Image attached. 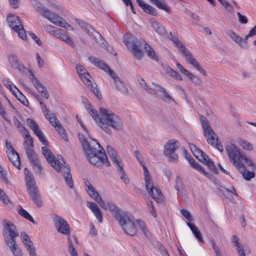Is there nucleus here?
<instances>
[{
	"mask_svg": "<svg viewBox=\"0 0 256 256\" xmlns=\"http://www.w3.org/2000/svg\"><path fill=\"white\" fill-rule=\"evenodd\" d=\"M85 107L98 126L108 134H112L110 128L116 130L122 128V120L111 110L100 107L98 109V112L90 104H86Z\"/></svg>",
	"mask_w": 256,
	"mask_h": 256,
	"instance_id": "1",
	"label": "nucleus"
},
{
	"mask_svg": "<svg viewBox=\"0 0 256 256\" xmlns=\"http://www.w3.org/2000/svg\"><path fill=\"white\" fill-rule=\"evenodd\" d=\"M82 142L87 158L91 164L98 167H101L102 164L106 166H110L103 148L96 140L92 138L84 139Z\"/></svg>",
	"mask_w": 256,
	"mask_h": 256,
	"instance_id": "2",
	"label": "nucleus"
},
{
	"mask_svg": "<svg viewBox=\"0 0 256 256\" xmlns=\"http://www.w3.org/2000/svg\"><path fill=\"white\" fill-rule=\"evenodd\" d=\"M118 224L124 232L130 236H134L138 232V227L146 237L150 236V233L144 222L138 219H135L130 214L126 212L118 220Z\"/></svg>",
	"mask_w": 256,
	"mask_h": 256,
	"instance_id": "3",
	"label": "nucleus"
},
{
	"mask_svg": "<svg viewBox=\"0 0 256 256\" xmlns=\"http://www.w3.org/2000/svg\"><path fill=\"white\" fill-rule=\"evenodd\" d=\"M42 154L47 161L59 173H62L66 184L71 188H73L74 183L72 174L70 173V168L65 163L63 158L61 157V160L56 159V157L46 147L42 148Z\"/></svg>",
	"mask_w": 256,
	"mask_h": 256,
	"instance_id": "4",
	"label": "nucleus"
},
{
	"mask_svg": "<svg viewBox=\"0 0 256 256\" xmlns=\"http://www.w3.org/2000/svg\"><path fill=\"white\" fill-rule=\"evenodd\" d=\"M124 42L132 55L138 60H140L143 56L141 48L144 46L147 55L154 60L158 61V58L153 48L143 39L132 38Z\"/></svg>",
	"mask_w": 256,
	"mask_h": 256,
	"instance_id": "5",
	"label": "nucleus"
},
{
	"mask_svg": "<svg viewBox=\"0 0 256 256\" xmlns=\"http://www.w3.org/2000/svg\"><path fill=\"white\" fill-rule=\"evenodd\" d=\"M32 6L35 10L53 24L66 30H73V28L62 18L46 9L39 1H34Z\"/></svg>",
	"mask_w": 256,
	"mask_h": 256,
	"instance_id": "6",
	"label": "nucleus"
},
{
	"mask_svg": "<svg viewBox=\"0 0 256 256\" xmlns=\"http://www.w3.org/2000/svg\"><path fill=\"white\" fill-rule=\"evenodd\" d=\"M200 120L204 131V135L206 138L207 142L220 152H222L223 146L222 144L219 142L217 134L212 130L206 118L202 116H200Z\"/></svg>",
	"mask_w": 256,
	"mask_h": 256,
	"instance_id": "7",
	"label": "nucleus"
},
{
	"mask_svg": "<svg viewBox=\"0 0 256 256\" xmlns=\"http://www.w3.org/2000/svg\"><path fill=\"white\" fill-rule=\"evenodd\" d=\"M170 36L173 42L182 54L188 63L192 65L204 76H206L207 75L206 72L200 65L197 60L193 57L192 53L186 47L185 45L178 37L172 36V34H170Z\"/></svg>",
	"mask_w": 256,
	"mask_h": 256,
	"instance_id": "8",
	"label": "nucleus"
},
{
	"mask_svg": "<svg viewBox=\"0 0 256 256\" xmlns=\"http://www.w3.org/2000/svg\"><path fill=\"white\" fill-rule=\"evenodd\" d=\"M26 181L28 194L34 204L38 207H42L43 204L41 196L38 188L36 186L35 180L32 175L28 173L26 174Z\"/></svg>",
	"mask_w": 256,
	"mask_h": 256,
	"instance_id": "9",
	"label": "nucleus"
},
{
	"mask_svg": "<svg viewBox=\"0 0 256 256\" xmlns=\"http://www.w3.org/2000/svg\"><path fill=\"white\" fill-rule=\"evenodd\" d=\"M76 69L83 82L86 84L90 86V90L100 100V98H101L102 94L98 88L97 84L95 82L92 83V78L86 72V70L83 66L76 64Z\"/></svg>",
	"mask_w": 256,
	"mask_h": 256,
	"instance_id": "10",
	"label": "nucleus"
},
{
	"mask_svg": "<svg viewBox=\"0 0 256 256\" xmlns=\"http://www.w3.org/2000/svg\"><path fill=\"white\" fill-rule=\"evenodd\" d=\"M226 150L230 161L238 169L242 168L244 156L240 152L238 148L231 144L226 146Z\"/></svg>",
	"mask_w": 256,
	"mask_h": 256,
	"instance_id": "11",
	"label": "nucleus"
},
{
	"mask_svg": "<svg viewBox=\"0 0 256 256\" xmlns=\"http://www.w3.org/2000/svg\"><path fill=\"white\" fill-rule=\"evenodd\" d=\"M6 20L10 27L14 30L22 39L26 40V31L22 20L19 17L13 14H9L7 16Z\"/></svg>",
	"mask_w": 256,
	"mask_h": 256,
	"instance_id": "12",
	"label": "nucleus"
},
{
	"mask_svg": "<svg viewBox=\"0 0 256 256\" xmlns=\"http://www.w3.org/2000/svg\"><path fill=\"white\" fill-rule=\"evenodd\" d=\"M2 233L6 244L12 245L16 242L14 238L18 236V232L15 226L10 221H6Z\"/></svg>",
	"mask_w": 256,
	"mask_h": 256,
	"instance_id": "13",
	"label": "nucleus"
},
{
	"mask_svg": "<svg viewBox=\"0 0 256 256\" xmlns=\"http://www.w3.org/2000/svg\"><path fill=\"white\" fill-rule=\"evenodd\" d=\"M180 146V142L177 141L170 140L164 146V154L168 156L169 160L170 162L176 161L178 158V156L174 153L176 149Z\"/></svg>",
	"mask_w": 256,
	"mask_h": 256,
	"instance_id": "14",
	"label": "nucleus"
},
{
	"mask_svg": "<svg viewBox=\"0 0 256 256\" xmlns=\"http://www.w3.org/2000/svg\"><path fill=\"white\" fill-rule=\"evenodd\" d=\"M54 223L57 231L66 236L70 235V227L67 222L62 217L54 215L53 218Z\"/></svg>",
	"mask_w": 256,
	"mask_h": 256,
	"instance_id": "15",
	"label": "nucleus"
},
{
	"mask_svg": "<svg viewBox=\"0 0 256 256\" xmlns=\"http://www.w3.org/2000/svg\"><path fill=\"white\" fill-rule=\"evenodd\" d=\"M8 104H4V100L2 98L0 97V116L6 121H8V116L10 115L12 111L16 110L14 106L12 104L10 101L6 98Z\"/></svg>",
	"mask_w": 256,
	"mask_h": 256,
	"instance_id": "16",
	"label": "nucleus"
},
{
	"mask_svg": "<svg viewBox=\"0 0 256 256\" xmlns=\"http://www.w3.org/2000/svg\"><path fill=\"white\" fill-rule=\"evenodd\" d=\"M194 156L198 160L206 164L211 171L216 172V168L214 162L210 160L208 156L200 148L193 153Z\"/></svg>",
	"mask_w": 256,
	"mask_h": 256,
	"instance_id": "17",
	"label": "nucleus"
},
{
	"mask_svg": "<svg viewBox=\"0 0 256 256\" xmlns=\"http://www.w3.org/2000/svg\"><path fill=\"white\" fill-rule=\"evenodd\" d=\"M75 20L94 40H97L98 38L100 39L102 38V36L88 23L78 18H76Z\"/></svg>",
	"mask_w": 256,
	"mask_h": 256,
	"instance_id": "18",
	"label": "nucleus"
},
{
	"mask_svg": "<svg viewBox=\"0 0 256 256\" xmlns=\"http://www.w3.org/2000/svg\"><path fill=\"white\" fill-rule=\"evenodd\" d=\"M86 186H87L86 190L90 196L100 206L106 210L107 208L104 202L88 181L86 182Z\"/></svg>",
	"mask_w": 256,
	"mask_h": 256,
	"instance_id": "19",
	"label": "nucleus"
},
{
	"mask_svg": "<svg viewBox=\"0 0 256 256\" xmlns=\"http://www.w3.org/2000/svg\"><path fill=\"white\" fill-rule=\"evenodd\" d=\"M30 79L34 86L43 98L48 99L49 94L44 86L35 77L32 71H30Z\"/></svg>",
	"mask_w": 256,
	"mask_h": 256,
	"instance_id": "20",
	"label": "nucleus"
},
{
	"mask_svg": "<svg viewBox=\"0 0 256 256\" xmlns=\"http://www.w3.org/2000/svg\"><path fill=\"white\" fill-rule=\"evenodd\" d=\"M51 30L56 38L66 42L72 46H74L73 40L69 36L67 32L60 28L54 29Z\"/></svg>",
	"mask_w": 256,
	"mask_h": 256,
	"instance_id": "21",
	"label": "nucleus"
},
{
	"mask_svg": "<svg viewBox=\"0 0 256 256\" xmlns=\"http://www.w3.org/2000/svg\"><path fill=\"white\" fill-rule=\"evenodd\" d=\"M88 60L92 64L96 67L108 72L110 76L111 72H114L113 70H111L108 66L104 61L101 60L98 58L94 56H90L88 57Z\"/></svg>",
	"mask_w": 256,
	"mask_h": 256,
	"instance_id": "22",
	"label": "nucleus"
},
{
	"mask_svg": "<svg viewBox=\"0 0 256 256\" xmlns=\"http://www.w3.org/2000/svg\"><path fill=\"white\" fill-rule=\"evenodd\" d=\"M184 152L185 154L186 158L192 167L196 170L206 176H208V174L206 172L204 168L198 163L194 160V158L188 153L186 150H184Z\"/></svg>",
	"mask_w": 256,
	"mask_h": 256,
	"instance_id": "23",
	"label": "nucleus"
},
{
	"mask_svg": "<svg viewBox=\"0 0 256 256\" xmlns=\"http://www.w3.org/2000/svg\"><path fill=\"white\" fill-rule=\"evenodd\" d=\"M106 205L109 210L112 214L114 216L118 221L126 212L122 210L114 203L108 202Z\"/></svg>",
	"mask_w": 256,
	"mask_h": 256,
	"instance_id": "24",
	"label": "nucleus"
},
{
	"mask_svg": "<svg viewBox=\"0 0 256 256\" xmlns=\"http://www.w3.org/2000/svg\"><path fill=\"white\" fill-rule=\"evenodd\" d=\"M110 76L112 78L118 90L124 94H128V90L124 83L120 80L114 72H111Z\"/></svg>",
	"mask_w": 256,
	"mask_h": 256,
	"instance_id": "25",
	"label": "nucleus"
},
{
	"mask_svg": "<svg viewBox=\"0 0 256 256\" xmlns=\"http://www.w3.org/2000/svg\"><path fill=\"white\" fill-rule=\"evenodd\" d=\"M150 185L151 186H149V188H146V189L148 193V194L152 196V198L156 200H160L162 197V194L160 190L154 186L153 182L150 183Z\"/></svg>",
	"mask_w": 256,
	"mask_h": 256,
	"instance_id": "26",
	"label": "nucleus"
},
{
	"mask_svg": "<svg viewBox=\"0 0 256 256\" xmlns=\"http://www.w3.org/2000/svg\"><path fill=\"white\" fill-rule=\"evenodd\" d=\"M87 206L92 211L98 221L100 222H102V214L98 206L94 202H88Z\"/></svg>",
	"mask_w": 256,
	"mask_h": 256,
	"instance_id": "27",
	"label": "nucleus"
},
{
	"mask_svg": "<svg viewBox=\"0 0 256 256\" xmlns=\"http://www.w3.org/2000/svg\"><path fill=\"white\" fill-rule=\"evenodd\" d=\"M152 86L155 88L156 91H159L164 94V96L162 98L163 100L168 103H170L174 100L168 94L166 89L162 86L155 82H152Z\"/></svg>",
	"mask_w": 256,
	"mask_h": 256,
	"instance_id": "28",
	"label": "nucleus"
},
{
	"mask_svg": "<svg viewBox=\"0 0 256 256\" xmlns=\"http://www.w3.org/2000/svg\"><path fill=\"white\" fill-rule=\"evenodd\" d=\"M8 158L10 161L13 164L14 166L20 168V159L18 153L14 150V149H12V150L8 154Z\"/></svg>",
	"mask_w": 256,
	"mask_h": 256,
	"instance_id": "29",
	"label": "nucleus"
},
{
	"mask_svg": "<svg viewBox=\"0 0 256 256\" xmlns=\"http://www.w3.org/2000/svg\"><path fill=\"white\" fill-rule=\"evenodd\" d=\"M106 151L115 166L122 164L121 162L118 159L116 152L112 146H107Z\"/></svg>",
	"mask_w": 256,
	"mask_h": 256,
	"instance_id": "30",
	"label": "nucleus"
},
{
	"mask_svg": "<svg viewBox=\"0 0 256 256\" xmlns=\"http://www.w3.org/2000/svg\"><path fill=\"white\" fill-rule=\"evenodd\" d=\"M136 2L144 12L153 16L157 14L156 10L150 5L146 4L144 1H136Z\"/></svg>",
	"mask_w": 256,
	"mask_h": 256,
	"instance_id": "31",
	"label": "nucleus"
},
{
	"mask_svg": "<svg viewBox=\"0 0 256 256\" xmlns=\"http://www.w3.org/2000/svg\"><path fill=\"white\" fill-rule=\"evenodd\" d=\"M231 242L233 246L236 247V250L239 256H246L244 249L242 248L239 242V238L236 235H233L231 238Z\"/></svg>",
	"mask_w": 256,
	"mask_h": 256,
	"instance_id": "32",
	"label": "nucleus"
},
{
	"mask_svg": "<svg viewBox=\"0 0 256 256\" xmlns=\"http://www.w3.org/2000/svg\"><path fill=\"white\" fill-rule=\"evenodd\" d=\"M26 152L32 164L39 162L38 155L34 153L33 148L26 147Z\"/></svg>",
	"mask_w": 256,
	"mask_h": 256,
	"instance_id": "33",
	"label": "nucleus"
},
{
	"mask_svg": "<svg viewBox=\"0 0 256 256\" xmlns=\"http://www.w3.org/2000/svg\"><path fill=\"white\" fill-rule=\"evenodd\" d=\"M26 248L30 256H37L36 252V248L33 244L30 238L28 239L26 241L22 242Z\"/></svg>",
	"mask_w": 256,
	"mask_h": 256,
	"instance_id": "34",
	"label": "nucleus"
},
{
	"mask_svg": "<svg viewBox=\"0 0 256 256\" xmlns=\"http://www.w3.org/2000/svg\"><path fill=\"white\" fill-rule=\"evenodd\" d=\"M187 225L189 226L196 239L200 242H204L202 235L198 227H196L194 224L190 222H187Z\"/></svg>",
	"mask_w": 256,
	"mask_h": 256,
	"instance_id": "35",
	"label": "nucleus"
},
{
	"mask_svg": "<svg viewBox=\"0 0 256 256\" xmlns=\"http://www.w3.org/2000/svg\"><path fill=\"white\" fill-rule=\"evenodd\" d=\"M142 167L143 171H144V180L145 182V185L146 188H149V186H151L150 184V183L152 182V178L150 172L145 166L144 164H142Z\"/></svg>",
	"mask_w": 256,
	"mask_h": 256,
	"instance_id": "36",
	"label": "nucleus"
},
{
	"mask_svg": "<svg viewBox=\"0 0 256 256\" xmlns=\"http://www.w3.org/2000/svg\"><path fill=\"white\" fill-rule=\"evenodd\" d=\"M139 82L142 88L146 90L148 92L155 96H158V93L156 92L155 88L154 86L153 88L149 87L144 79H140L139 80Z\"/></svg>",
	"mask_w": 256,
	"mask_h": 256,
	"instance_id": "37",
	"label": "nucleus"
},
{
	"mask_svg": "<svg viewBox=\"0 0 256 256\" xmlns=\"http://www.w3.org/2000/svg\"><path fill=\"white\" fill-rule=\"evenodd\" d=\"M26 123L28 126L32 130L34 133L36 135L42 132L38 124L33 120L31 118H28L26 120Z\"/></svg>",
	"mask_w": 256,
	"mask_h": 256,
	"instance_id": "38",
	"label": "nucleus"
},
{
	"mask_svg": "<svg viewBox=\"0 0 256 256\" xmlns=\"http://www.w3.org/2000/svg\"><path fill=\"white\" fill-rule=\"evenodd\" d=\"M22 136L24 138V148L26 150V147L32 148H34V141L32 137L30 135L28 132L23 133Z\"/></svg>",
	"mask_w": 256,
	"mask_h": 256,
	"instance_id": "39",
	"label": "nucleus"
},
{
	"mask_svg": "<svg viewBox=\"0 0 256 256\" xmlns=\"http://www.w3.org/2000/svg\"><path fill=\"white\" fill-rule=\"evenodd\" d=\"M150 24L156 32L160 35H164L166 33L165 29L160 24L154 20H150Z\"/></svg>",
	"mask_w": 256,
	"mask_h": 256,
	"instance_id": "40",
	"label": "nucleus"
},
{
	"mask_svg": "<svg viewBox=\"0 0 256 256\" xmlns=\"http://www.w3.org/2000/svg\"><path fill=\"white\" fill-rule=\"evenodd\" d=\"M228 34L236 43L240 46H242V43L244 42V39L240 36L236 34L234 31L230 30L228 32Z\"/></svg>",
	"mask_w": 256,
	"mask_h": 256,
	"instance_id": "41",
	"label": "nucleus"
},
{
	"mask_svg": "<svg viewBox=\"0 0 256 256\" xmlns=\"http://www.w3.org/2000/svg\"><path fill=\"white\" fill-rule=\"evenodd\" d=\"M118 168V174L122 180L126 184L129 182L128 176H126L122 168V164H120L116 166Z\"/></svg>",
	"mask_w": 256,
	"mask_h": 256,
	"instance_id": "42",
	"label": "nucleus"
},
{
	"mask_svg": "<svg viewBox=\"0 0 256 256\" xmlns=\"http://www.w3.org/2000/svg\"><path fill=\"white\" fill-rule=\"evenodd\" d=\"M18 213L20 215L22 216L25 218L30 220V222L33 223L34 224H36V221L34 220L32 217L29 214V213L24 210L21 206H20V208L18 210Z\"/></svg>",
	"mask_w": 256,
	"mask_h": 256,
	"instance_id": "43",
	"label": "nucleus"
},
{
	"mask_svg": "<svg viewBox=\"0 0 256 256\" xmlns=\"http://www.w3.org/2000/svg\"><path fill=\"white\" fill-rule=\"evenodd\" d=\"M10 248L11 252L13 253L14 256H22V252L20 248L16 244V242H14L12 245L6 244Z\"/></svg>",
	"mask_w": 256,
	"mask_h": 256,
	"instance_id": "44",
	"label": "nucleus"
},
{
	"mask_svg": "<svg viewBox=\"0 0 256 256\" xmlns=\"http://www.w3.org/2000/svg\"><path fill=\"white\" fill-rule=\"evenodd\" d=\"M46 118L48 120L51 124L54 126H58L57 124H59L60 121L56 118V116L54 114L52 113H48L44 115Z\"/></svg>",
	"mask_w": 256,
	"mask_h": 256,
	"instance_id": "45",
	"label": "nucleus"
},
{
	"mask_svg": "<svg viewBox=\"0 0 256 256\" xmlns=\"http://www.w3.org/2000/svg\"><path fill=\"white\" fill-rule=\"evenodd\" d=\"M58 126H56L54 127L55 128L56 130H57L59 134L62 137L64 140L67 141L68 140V138L67 136V134L66 133V131L64 127L61 124L60 122H59Z\"/></svg>",
	"mask_w": 256,
	"mask_h": 256,
	"instance_id": "46",
	"label": "nucleus"
},
{
	"mask_svg": "<svg viewBox=\"0 0 256 256\" xmlns=\"http://www.w3.org/2000/svg\"><path fill=\"white\" fill-rule=\"evenodd\" d=\"M238 142L239 145L244 150H252L253 148L252 145L248 141L240 138L238 140Z\"/></svg>",
	"mask_w": 256,
	"mask_h": 256,
	"instance_id": "47",
	"label": "nucleus"
},
{
	"mask_svg": "<svg viewBox=\"0 0 256 256\" xmlns=\"http://www.w3.org/2000/svg\"><path fill=\"white\" fill-rule=\"evenodd\" d=\"M14 88L16 90H13V94L22 104H24V101L26 100V96L20 91L16 86H14Z\"/></svg>",
	"mask_w": 256,
	"mask_h": 256,
	"instance_id": "48",
	"label": "nucleus"
},
{
	"mask_svg": "<svg viewBox=\"0 0 256 256\" xmlns=\"http://www.w3.org/2000/svg\"><path fill=\"white\" fill-rule=\"evenodd\" d=\"M154 4L160 9L163 10L168 12L170 11V8L166 6L164 1H152Z\"/></svg>",
	"mask_w": 256,
	"mask_h": 256,
	"instance_id": "49",
	"label": "nucleus"
},
{
	"mask_svg": "<svg viewBox=\"0 0 256 256\" xmlns=\"http://www.w3.org/2000/svg\"><path fill=\"white\" fill-rule=\"evenodd\" d=\"M240 173L242 174L243 178L246 180H250L254 176V173L249 170H242Z\"/></svg>",
	"mask_w": 256,
	"mask_h": 256,
	"instance_id": "50",
	"label": "nucleus"
},
{
	"mask_svg": "<svg viewBox=\"0 0 256 256\" xmlns=\"http://www.w3.org/2000/svg\"><path fill=\"white\" fill-rule=\"evenodd\" d=\"M168 72L171 77L178 80H182V78L181 76L177 72L174 70L172 68H168Z\"/></svg>",
	"mask_w": 256,
	"mask_h": 256,
	"instance_id": "51",
	"label": "nucleus"
},
{
	"mask_svg": "<svg viewBox=\"0 0 256 256\" xmlns=\"http://www.w3.org/2000/svg\"><path fill=\"white\" fill-rule=\"evenodd\" d=\"M3 84L10 90L13 94V90H16L14 88V86L8 79L4 78L2 79Z\"/></svg>",
	"mask_w": 256,
	"mask_h": 256,
	"instance_id": "52",
	"label": "nucleus"
},
{
	"mask_svg": "<svg viewBox=\"0 0 256 256\" xmlns=\"http://www.w3.org/2000/svg\"><path fill=\"white\" fill-rule=\"evenodd\" d=\"M146 203L149 206L148 210L150 212L154 218H156L157 216V214L154 209L152 201L151 200H148Z\"/></svg>",
	"mask_w": 256,
	"mask_h": 256,
	"instance_id": "53",
	"label": "nucleus"
},
{
	"mask_svg": "<svg viewBox=\"0 0 256 256\" xmlns=\"http://www.w3.org/2000/svg\"><path fill=\"white\" fill-rule=\"evenodd\" d=\"M15 125L16 126L17 128H19L20 131V132L22 134H23V133H26L28 132V130L26 128L20 123L18 120L16 119L14 121Z\"/></svg>",
	"mask_w": 256,
	"mask_h": 256,
	"instance_id": "54",
	"label": "nucleus"
},
{
	"mask_svg": "<svg viewBox=\"0 0 256 256\" xmlns=\"http://www.w3.org/2000/svg\"><path fill=\"white\" fill-rule=\"evenodd\" d=\"M188 78L194 84L197 85H200L202 83V80L196 76L194 75L192 73L190 74Z\"/></svg>",
	"mask_w": 256,
	"mask_h": 256,
	"instance_id": "55",
	"label": "nucleus"
},
{
	"mask_svg": "<svg viewBox=\"0 0 256 256\" xmlns=\"http://www.w3.org/2000/svg\"><path fill=\"white\" fill-rule=\"evenodd\" d=\"M180 212L188 220V222H190L192 220V218L188 211L182 209Z\"/></svg>",
	"mask_w": 256,
	"mask_h": 256,
	"instance_id": "56",
	"label": "nucleus"
},
{
	"mask_svg": "<svg viewBox=\"0 0 256 256\" xmlns=\"http://www.w3.org/2000/svg\"><path fill=\"white\" fill-rule=\"evenodd\" d=\"M222 4L224 6L226 10L230 12H232L234 11L233 6L228 1H220Z\"/></svg>",
	"mask_w": 256,
	"mask_h": 256,
	"instance_id": "57",
	"label": "nucleus"
},
{
	"mask_svg": "<svg viewBox=\"0 0 256 256\" xmlns=\"http://www.w3.org/2000/svg\"><path fill=\"white\" fill-rule=\"evenodd\" d=\"M9 61L11 66L15 67L18 64L17 57L14 55L10 56L9 57Z\"/></svg>",
	"mask_w": 256,
	"mask_h": 256,
	"instance_id": "58",
	"label": "nucleus"
},
{
	"mask_svg": "<svg viewBox=\"0 0 256 256\" xmlns=\"http://www.w3.org/2000/svg\"><path fill=\"white\" fill-rule=\"evenodd\" d=\"M36 136L38 138L40 141L44 145H48V142L46 140L42 132H41L40 133L38 134Z\"/></svg>",
	"mask_w": 256,
	"mask_h": 256,
	"instance_id": "59",
	"label": "nucleus"
},
{
	"mask_svg": "<svg viewBox=\"0 0 256 256\" xmlns=\"http://www.w3.org/2000/svg\"><path fill=\"white\" fill-rule=\"evenodd\" d=\"M28 33L30 36H31L32 40L36 42V44L38 46L42 45V42L40 40V38L34 33L30 32H28Z\"/></svg>",
	"mask_w": 256,
	"mask_h": 256,
	"instance_id": "60",
	"label": "nucleus"
},
{
	"mask_svg": "<svg viewBox=\"0 0 256 256\" xmlns=\"http://www.w3.org/2000/svg\"><path fill=\"white\" fill-rule=\"evenodd\" d=\"M34 170L39 174H42V168L39 164V162L32 164Z\"/></svg>",
	"mask_w": 256,
	"mask_h": 256,
	"instance_id": "61",
	"label": "nucleus"
},
{
	"mask_svg": "<svg viewBox=\"0 0 256 256\" xmlns=\"http://www.w3.org/2000/svg\"><path fill=\"white\" fill-rule=\"evenodd\" d=\"M237 14L238 16V21L240 23L246 24L248 22V19L246 16L241 14L239 12H237Z\"/></svg>",
	"mask_w": 256,
	"mask_h": 256,
	"instance_id": "62",
	"label": "nucleus"
},
{
	"mask_svg": "<svg viewBox=\"0 0 256 256\" xmlns=\"http://www.w3.org/2000/svg\"><path fill=\"white\" fill-rule=\"evenodd\" d=\"M89 234L90 236H96L97 235V231L94 225L93 224H90Z\"/></svg>",
	"mask_w": 256,
	"mask_h": 256,
	"instance_id": "63",
	"label": "nucleus"
},
{
	"mask_svg": "<svg viewBox=\"0 0 256 256\" xmlns=\"http://www.w3.org/2000/svg\"><path fill=\"white\" fill-rule=\"evenodd\" d=\"M40 104L44 115L50 112V110L47 108L46 105L42 101H40Z\"/></svg>",
	"mask_w": 256,
	"mask_h": 256,
	"instance_id": "64",
	"label": "nucleus"
}]
</instances>
